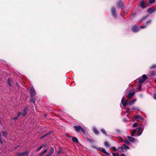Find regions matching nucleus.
<instances>
[{
  "mask_svg": "<svg viewBox=\"0 0 156 156\" xmlns=\"http://www.w3.org/2000/svg\"><path fill=\"white\" fill-rule=\"evenodd\" d=\"M29 151H26L23 153L18 154L17 156H28L29 155Z\"/></svg>",
  "mask_w": 156,
  "mask_h": 156,
  "instance_id": "1",
  "label": "nucleus"
},
{
  "mask_svg": "<svg viewBox=\"0 0 156 156\" xmlns=\"http://www.w3.org/2000/svg\"><path fill=\"white\" fill-rule=\"evenodd\" d=\"M129 102L128 100L124 101V98L123 97L122 99L121 102L124 106H126L127 105H129Z\"/></svg>",
  "mask_w": 156,
  "mask_h": 156,
  "instance_id": "2",
  "label": "nucleus"
},
{
  "mask_svg": "<svg viewBox=\"0 0 156 156\" xmlns=\"http://www.w3.org/2000/svg\"><path fill=\"white\" fill-rule=\"evenodd\" d=\"M139 30V28L136 25L132 27V30L134 32H137Z\"/></svg>",
  "mask_w": 156,
  "mask_h": 156,
  "instance_id": "3",
  "label": "nucleus"
},
{
  "mask_svg": "<svg viewBox=\"0 0 156 156\" xmlns=\"http://www.w3.org/2000/svg\"><path fill=\"white\" fill-rule=\"evenodd\" d=\"M30 94L31 97L33 96L35 94V91L34 88H31L30 90Z\"/></svg>",
  "mask_w": 156,
  "mask_h": 156,
  "instance_id": "4",
  "label": "nucleus"
},
{
  "mask_svg": "<svg viewBox=\"0 0 156 156\" xmlns=\"http://www.w3.org/2000/svg\"><path fill=\"white\" fill-rule=\"evenodd\" d=\"M74 127L75 130L77 132H79L82 128L80 126H74Z\"/></svg>",
  "mask_w": 156,
  "mask_h": 156,
  "instance_id": "5",
  "label": "nucleus"
},
{
  "mask_svg": "<svg viewBox=\"0 0 156 156\" xmlns=\"http://www.w3.org/2000/svg\"><path fill=\"white\" fill-rule=\"evenodd\" d=\"M134 94L135 92H134L129 93L127 95V97L128 99H130Z\"/></svg>",
  "mask_w": 156,
  "mask_h": 156,
  "instance_id": "6",
  "label": "nucleus"
},
{
  "mask_svg": "<svg viewBox=\"0 0 156 156\" xmlns=\"http://www.w3.org/2000/svg\"><path fill=\"white\" fill-rule=\"evenodd\" d=\"M142 128L141 127H139L137 129V132L138 133V134L137 135V136H140V135L142 133V131H141Z\"/></svg>",
  "mask_w": 156,
  "mask_h": 156,
  "instance_id": "7",
  "label": "nucleus"
},
{
  "mask_svg": "<svg viewBox=\"0 0 156 156\" xmlns=\"http://www.w3.org/2000/svg\"><path fill=\"white\" fill-rule=\"evenodd\" d=\"M156 10V9L155 8H150L148 9L147 11L148 12H149L150 13H151L154 12Z\"/></svg>",
  "mask_w": 156,
  "mask_h": 156,
  "instance_id": "8",
  "label": "nucleus"
},
{
  "mask_svg": "<svg viewBox=\"0 0 156 156\" xmlns=\"http://www.w3.org/2000/svg\"><path fill=\"white\" fill-rule=\"evenodd\" d=\"M112 13V15L114 17L116 16V13L115 10L114 8H112L111 10Z\"/></svg>",
  "mask_w": 156,
  "mask_h": 156,
  "instance_id": "9",
  "label": "nucleus"
},
{
  "mask_svg": "<svg viewBox=\"0 0 156 156\" xmlns=\"http://www.w3.org/2000/svg\"><path fill=\"white\" fill-rule=\"evenodd\" d=\"M134 119L135 120L138 121L139 119H141L142 120H143V118L140 115H137L134 116Z\"/></svg>",
  "mask_w": 156,
  "mask_h": 156,
  "instance_id": "10",
  "label": "nucleus"
},
{
  "mask_svg": "<svg viewBox=\"0 0 156 156\" xmlns=\"http://www.w3.org/2000/svg\"><path fill=\"white\" fill-rule=\"evenodd\" d=\"M140 6L143 9L145 8L146 7V6H144V5H145L144 1H141L140 2Z\"/></svg>",
  "mask_w": 156,
  "mask_h": 156,
  "instance_id": "11",
  "label": "nucleus"
},
{
  "mask_svg": "<svg viewBox=\"0 0 156 156\" xmlns=\"http://www.w3.org/2000/svg\"><path fill=\"white\" fill-rule=\"evenodd\" d=\"M117 6L119 7H122L123 5V3L121 1H119L118 2L117 4Z\"/></svg>",
  "mask_w": 156,
  "mask_h": 156,
  "instance_id": "12",
  "label": "nucleus"
},
{
  "mask_svg": "<svg viewBox=\"0 0 156 156\" xmlns=\"http://www.w3.org/2000/svg\"><path fill=\"white\" fill-rule=\"evenodd\" d=\"M127 138L129 139V141L134 142L135 141V139L134 138L132 137L129 136H128Z\"/></svg>",
  "mask_w": 156,
  "mask_h": 156,
  "instance_id": "13",
  "label": "nucleus"
},
{
  "mask_svg": "<svg viewBox=\"0 0 156 156\" xmlns=\"http://www.w3.org/2000/svg\"><path fill=\"white\" fill-rule=\"evenodd\" d=\"M99 150H101L102 152H103L104 153H105L107 154H109L107 152L105 151V150L104 148H101V147L99 148V149H98Z\"/></svg>",
  "mask_w": 156,
  "mask_h": 156,
  "instance_id": "14",
  "label": "nucleus"
},
{
  "mask_svg": "<svg viewBox=\"0 0 156 156\" xmlns=\"http://www.w3.org/2000/svg\"><path fill=\"white\" fill-rule=\"evenodd\" d=\"M28 109L25 108L23 110V116H24L25 115H26L27 114V112Z\"/></svg>",
  "mask_w": 156,
  "mask_h": 156,
  "instance_id": "15",
  "label": "nucleus"
},
{
  "mask_svg": "<svg viewBox=\"0 0 156 156\" xmlns=\"http://www.w3.org/2000/svg\"><path fill=\"white\" fill-rule=\"evenodd\" d=\"M72 140L75 143H77L78 142V140L77 139L76 137H73L72 138Z\"/></svg>",
  "mask_w": 156,
  "mask_h": 156,
  "instance_id": "16",
  "label": "nucleus"
},
{
  "mask_svg": "<svg viewBox=\"0 0 156 156\" xmlns=\"http://www.w3.org/2000/svg\"><path fill=\"white\" fill-rule=\"evenodd\" d=\"M54 151V149L53 148H51L49 152V155H51L53 153Z\"/></svg>",
  "mask_w": 156,
  "mask_h": 156,
  "instance_id": "17",
  "label": "nucleus"
},
{
  "mask_svg": "<svg viewBox=\"0 0 156 156\" xmlns=\"http://www.w3.org/2000/svg\"><path fill=\"white\" fill-rule=\"evenodd\" d=\"M11 82H12L11 80H10V79H8V84L10 87H11L12 86Z\"/></svg>",
  "mask_w": 156,
  "mask_h": 156,
  "instance_id": "18",
  "label": "nucleus"
},
{
  "mask_svg": "<svg viewBox=\"0 0 156 156\" xmlns=\"http://www.w3.org/2000/svg\"><path fill=\"white\" fill-rule=\"evenodd\" d=\"M136 99H134L133 101H129V105H131L133 104L134 102L136 101Z\"/></svg>",
  "mask_w": 156,
  "mask_h": 156,
  "instance_id": "19",
  "label": "nucleus"
},
{
  "mask_svg": "<svg viewBox=\"0 0 156 156\" xmlns=\"http://www.w3.org/2000/svg\"><path fill=\"white\" fill-rule=\"evenodd\" d=\"M93 130L94 133L96 134H98V129L95 128H94Z\"/></svg>",
  "mask_w": 156,
  "mask_h": 156,
  "instance_id": "20",
  "label": "nucleus"
},
{
  "mask_svg": "<svg viewBox=\"0 0 156 156\" xmlns=\"http://www.w3.org/2000/svg\"><path fill=\"white\" fill-rule=\"evenodd\" d=\"M123 146L124 147V149L126 150L129 149V147L128 146H126V145L125 144H124L123 145Z\"/></svg>",
  "mask_w": 156,
  "mask_h": 156,
  "instance_id": "21",
  "label": "nucleus"
},
{
  "mask_svg": "<svg viewBox=\"0 0 156 156\" xmlns=\"http://www.w3.org/2000/svg\"><path fill=\"white\" fill-rule=\"evenodd\" d=\"M124 143L127 144L129 145L130 144L129 140H126L124 141Z\"/></svg>",
  "mask_w": 156,
  "mask_h": 156,
  "instance_id": "22",
  "label": "nucleus"
},
{
  "mask_svg": "<svg viewBox=\"0 0 156 156\" xmlns=\"http://www.w3.org/2000/svg\"><path fill=\"white\" fill-rule=\"evenodd\" d=\"M36 101V99L34 98H31L30 99V101L33 103H35Z\"/></svg>",
  "mask_w": 156,
  "mask_h": 156,
  "instance_id": "23",
  "label": "nucleus"
},
{
  "mask_svg": "<svg viewBox=\"0 0 156 156\" xmlns=\"http://www.w3.org/2000/svg\"><path fill=\"white\" fill-rule=\"evenodd\" d=\"M2 134L3 136L5 137H6L7 135V133L6 132H5L4 131H3L2 132Z\"/></svg>",
  "mask_w": 156,
  "mask_h": 156,
  "instance_id": "24",
  "label": "nucleus"
},
{
  "mask_svg": "<svg viewBox=\"0 0 156 156\" xmlns=\"http://www.w3.org/2000/svg\"><path fill=\"white\" fill-rule=\"evenodd\" d=\"M104 145L106 147H109V144L107 142H105L104 143Z\"/></svg>",
  "mask_w": 156,
  "mask_h": 156,
  "instance_id": "25",
  "label": "nucleus"
},
{
  "mask_svg": "<svg viewBox=\"0 0 156 156\" xmlns=\"http://www.w3.org/2000/svg\"><path fill=\"white\" fill-rule=\"evenodd\" d=\"M142 79H144L145 80H146L147 78V76L146 75H143L142 76Z\"/></svg>",
  "mask_w": 156,
  "mask_h": 156,
  "instance_id": "26",
  "label": "nucleus"
},
{
  "mask_svg": "<svg viewBox=\"0 0 156 156\" xmlns=\"http://www.w3.org/2000/svg\"><path fill=\"white\" fill-rule=\"evenodd\" d=\"M145 80L144 79H142L140 80L139 81V82L140 83H142L144 82Z\"/></svg>",
  "mask_w": 156,
  "mask_h": 156,
  "instance_id": "27",
  "label": "nucleus"
},
{
  "mask_svg": "<svg viewBox=\"0 0 156 156\" xmlns=\"http://www.w3.org/2000/svg\"><path fill=\"white\" fill-rule=\"evenodd\" d=\"M101 131L104 134L106 135V133L104 129H101Z\"/></svg>",
  "mask_w": 156,
  "mask_h": 156,
  "instance_id": "28",
  "label": "nucleus"
},
{
  "mask_svg": "<svg viewBox=\"0 0 156 156\" xmlns=\"http://www.w3.org/2000/svg\"><path fill=\"white\" fill-rule=\"evenodd\" d=\"M156 67V65H154L150 67V69H152Z\"/></svg>",
  "mask_w": 156,
  "mask_h": 156,
  "instance_id": "29",
  "label": "nucleus"
},
{
  "mask_svg": "<svg viewBox=\"0 0 156 156\" xmlns=\"http://www.w3.org/2000/svg\"><path fill=\"white\" fill-rule=\"evenodd\" d=\"M137 124H138L137 123H135L133 124V126L134 127H136L137 126Z\"/></svg>",
  "mask_w": 156,
  "mask_h": 156,
  "instance_id": "30",
  "label": "nucleus"
},
{
  "mask_svg": "<svg viewBox=\"0 0 156 156\" xmlns=\"http://www.w3.org/2000/svg\"><path fill=\"white\" fill-rule=\"evenodd\" d=\"M81 131L82 132V133L83 134H85V131L82 128L81 129Z\"/></svg>",
  "mask_w": 156,
  "mask_h": 156,
  "instance_id": "31",
  "label": "nucleus"
},
{
  "mask_svg": "<svg viewBox=\"0 0 156 156\" xmlns=\"http://www.w3.org/2000/svg\"><path fill=\"white\" fill-rule=\"evenodd\" d=\"M113 156H119V154L118 153H113Z\"/></svg>",
  "mask_w": 156,
  "mask_h": 156,
  "instance_id": "32",
  "label": "nucleus"
},
{
  "mask_svg": "<svg viewBox=\"0 0 156 156\" xmlns=\"http://www.w3.org/2000/svg\"><path fill=\"white\" fill-rule=\"evenodd\" d=\"M50 134V133H47V134H46L45 135H44V136H42V137H41V139L43 138L44 137L48 135L49 134Z\"/></svg>",
  "mask_w": 156,
  "mask_h": 156,
  "instance_id": "33",
  "label": "nucleus"
},
{
  "mask_svg": "<svg viewBox=\"0 0 156 156\" xmlns=\"http://www.w3.org/2000/svg\"><path fill=\"white\" fill-rule=\"evenodd\" d=\"M150 74L151 76H153L154 75V73L153 71H151L150 72Z\"/></svg>",
  "mask_w": 156,
  "mask_h": 156,
  "instance_id": "34",
  "label": "nucleus"
},
{
  "mask_svg": "<svg viewBox=\"0 0 156 156\" xmlns=\"http://www.w3.org/2000/svg\"><path fill=\"white\" fill-rule=\"evenodd\" d=\"M149 1L150 3H152L154 2L155 0H149Z\"/></svg>",
  "mask_w": 156,
  "mask_h": 156,
  "instance_id": "35",
  "label": "nucleus"
},
{
  "mask_svg": "<svg viewBox=\"0 0 156 156\" xmlns=\"http://www.w3.org/2000/svg\"><path fill=\"white\" fill-rule=\"evenodd\" d=\"M42 148V147H41V146L39 148H38L37 149V151H39Z\"/></svg>",
  "mask_w": 156,
  "mask_h": 156,
  "instance_id": "36",
  "label": "nucleus"
},
{
  "mask_svg": "<svg viewBox=\"0 0 156 156\" xmlns=\"http://www.w3.org/2000/svg\"><path fill=\"white\" fill-rule=\"evenodd\" d=\"M112 148L114 151H117V149L115 148V147H112Z\"/></svg>",
  "mask_w": 156,
  "mask_h": 156,
  "instance_id": "37",
  "label": "nucleus"
},
{
  "mask_svg": "<svg viewBox=\"0 0 156 156\" xmlns=\"http://www.w3.org/2000/svg\"><path fill=\"white\" fill-rule=\"evenodd\" d=\"M131 131L135 133L137 131V129L132 130Z\"/></svg>",
  "mask_w": 156,
  "mask_h": 156,
  "instance_id": "38",
  "label": "nucleus"
},
{
  "mask_svg": "<svg viewBox=\"0 0 156 156\" xmlns=\"http://www.w3.org/2000/svg\"><path fill=\"white\" fill-rule=\"evenodd\" d=\"M22 113L21 112H20L18 113V115H17V117H19L20 115H22Z\"/></svg>",
  "mask_w": 156,
  "mask_h": 156,
  "instance_id": "39",
  "label": "nucleus"
},
{
  "mask_svg": "<svg viewBox=\"0 0 156 156\" xmlns=\"http://www.w3.org/2000/svg\"><path fill=\"white\" fill-rule=\"evenodd\" d=\"M131 135L132 136H134V134H135L134 133H133L131 131Z\"/></svg>",
  "mask_w": 156,
  "mask_h": 156,
  "instance_id": "40",
  "label": "nucleus"
},
{
  "mask_svg": "<svg viewBox=\"0 0 156 156\" xmlns=\"http://www.w3.org/2000/svg\"><path fill=\"white\" fill-rule=\"evenodd\" d=\"M41 147H42V148L44 147H46V144H43L41 146Z\"/></svg>",
  "mask_w": 156,
  "mask_h": 156,
  "instance_id": "41",
  "label": "nucleus"
},
{
  "mask_svg": "<svg viewBox=\"0 0 156 156\" xmlns=\"http://www.w3.org/2000/svg\"><path fill=\"white\" fill-rule=\"evenodd\" d=\"M146 27V26H145V25H144V26H140V27L141 28H145Z\"/></svg>",
  "mask_w": 156,
  "mask_h": 156,
  "instance_id": "42",
  "label": "nucleus"
},
{
  "mask_svg": "<svg viewBox=\"0 0 156 156\" xmlns=\"http://www.w3.org/2000/svg\"><path fill=\"white\" fill-rule=\"evenodd\" d=\"M141 88V85L140 84L139 85V88H138V89L140 90Z\"/></svg>",
  "mask_w": 156,
  "mask_h": 156,
  "instance_id": "43",
  "label": "nucleus"
},
{
  "mask_svg": "<svg viewBox=\"0 0 156 156\" xmlns=\"http://www.w3.org/2000/svg\"><path fill=\"white\" fill-rule=\"evenodd\" d=\"M119 140H120L122 142H123V139H122V137H119Z\"/></svg>",
  "mask_w": 156,
  "mask_h": 156,
  "instance_id": "44",
  "label": "nucleus"
},
{
  "mask_svg": "<svg viewBox=\"0 0 156 156\" xmlns=\"http://www.w3.org/2000/svg\"><path fill=\"white\" fill-rule=\"evenodd\" d=\"M119 148L121 149L122 150H123V149L124 148V147H122V146H120V147H119Z\"/></svg>",
  "mask_w": 156,
  "mask_h": 156,
  "instance_id": "45",
  "label": "nucleus"
},
{
  "mask_svg": "<svg viewBox=\"0 0 156 156\" xmlns=\"http://www.w3.org/2000/svg\"><path fill=\"white\" fill-rule=\"evenodd\" d=\"M44 153H43V152L39 154L40 156H41L42 155H43Z\"/></svg>",
  "mask_w": 156,
  "mask_h": 156,
  "instance_id": "46",
  "label": "nucleus"
},
{
  "mask_svg": "<svg viewBox=\"0 0 156 156\" xmlns=\"http://www.w3.org/2000/svg\"><path fill=\"white\" fill-rule=\"evenodd\" d=\"M154 97L155 99H156V94H154Z\"/></svg>",
  "mask_w": 156,
  "mask_h": 156,
  "instance_id": "47",
  "label": "nucleus"
},
{
  "mask_svg": "<svg viewBox=\"0 0 156 156\" xmlns=\"http://www.w3.org/2000/svg\"><path fill=\"white\" fill-rule=\"evenodd\" d=\"M132 109H133V110H136V107H133L132 108Z\"/></svg>",
  "mask_w": 156,
  "mask_h": 156,
  "instance_id": "48",
  "label": "nucleus"
},
{
  "mask_svg": "<svg viewBox=\"0 0 156 156\" xmlns=\"http://www.w3.org/2000/svg\"><path fill=\"white\" fill-rule=\"evenodd\" d=\"M130 110V109L129 108H128L127 109V111H126V112L128 113L129 112V111Z\"/></svg>",
  "mask_w": 156,
  "mask_h": 156,
  "instance_id": "49",
  "label": "nucleus"
},
{
  "mask_svg": "<svg viewBox=\"0 0 156 156\" xmlns=\"http://www.w3.org/2000/svg\"><path fill=\"white\" fill-rule=\"evenodd\" d=\"M47 151V149H45V150H44V151H43V153H45Z\"/></svg>",
  "mask_w": 156,
  "mask_h": 156,
  "instance_id": "50",
  "label": "nucleus"
},
{
  "mask_svg": "<svg viewBox=\"0 0 156 156\" xmlns=\"http://www.w3.org/2000/svg\"><path fill=\"white\" fill-rule=\"evenodd\" d=\"M151 20H148V21H147V23H151Z\"/></svg>",
  "mask_w": 156,
  "mask_h": 156,
  "instance_id": "51",
  "label": "nucleus"
},
{
  "mask_svg": "<svg viewBox=\"0 0 156 156\" xmlns=\"http://www.w3.org/2000/svg\"><path fill=\"white\" fill-rule=\"evenodd\" d=\"M121 156H126L124 154H121Z\"/></svg>",
  "mask_w": 156,
  "mask_h": 156,
  "instance_id": "52",
  "label": "nucleus"
},
{
  "mask_svg": "<svg viewBox=\"0 0 156 156\" xmlns=\"http://www.w3.org/2000/svg\"><path fill=\"white\" fill-rule=\"evenodd\" d=\"M18 117H17H17H15V118H14L13 119H17V118H18Z\"/></svg>",
  "mask_w": 156,
  "mask_h": 156,
  "instance_id": "53",
  "label": "nucleus"
},
{
  "mask_svg": "<svg viewBox=\"0 0 156 156\" xmlns=\"http://www.w3.org/2000/svg\"><path fill=\"white\" fill-rule=\"evenodd\" d=\"M92 147L94 148H97L95 146H92Z\"/></svg>",
  "mask_w": 156,
  "mask_h": 156,
  "instance_id": "54",
  "label": "nucleus"
},
{
  "mask_svg": "<svg viewBox=\"0 0 156 156\" xmlns=\"http://www.w3.org/2000/svg\"><path fill=\"white\" fill-rule=\"evenodd\" d=\"M60 153V152H59V151H58V152H57V154H59Z\"/></svg>",
  "mask_w": 156,
  "mask_h": 156,
  "instance_id": "55",
  "label": "nucleus"
},
{
  "mask_svg": "<svg viewBox=\"0 0 156 156\" xmlns=\"http://www.w3.org/2000/svg\"><path fill=\"white\" fill-rule=\"evenodd\" d=\"M50 155H49V154H48L46 155V156H49Z\"/></svg>",
  "mask_w": 156,
  "mask_h": 156,
  "instance_id": "56",
  "label": "nucleus"
},
{
  "mask_svg": "<svg viewBox=\"0 0 156 156\" xmlns=\"http://www.w3.org/2000/svg\"><path fill=\"white\" fill-rule=\"evenodd\" d=\"M145 18H146V17H145V18H143V20L145 19Z\"/></svg>",
  "mask_w": 156,
  "mask_h": 156,
  "instance_id": "57",
  "label": "nucleus"
},
{
  "mask_svg": "<svg viewBox=\"0 0 156 156\" xmlns=\"http://www.w3.org/2000/svg\"><path fill=\"white\" fill-rule=\"evenodd\" d=\"M155 82L156 83V79H155Z\"/></svg>",
  "mask_w": 156,
  "mask_h": 156,
  "instance_id": "58",
  "label": "nucleus"
}]
</instances>
